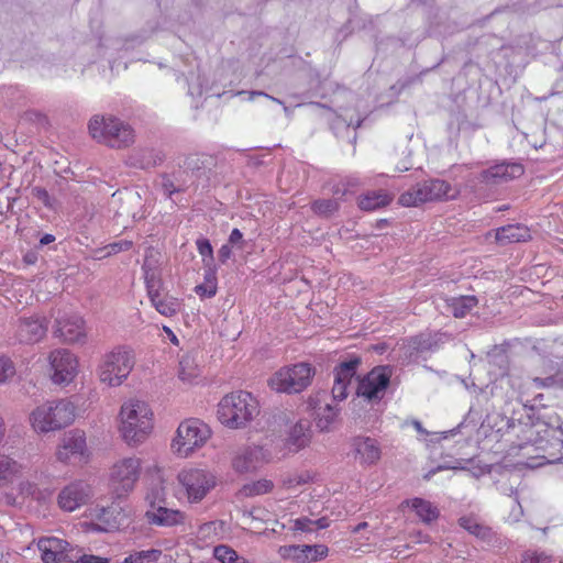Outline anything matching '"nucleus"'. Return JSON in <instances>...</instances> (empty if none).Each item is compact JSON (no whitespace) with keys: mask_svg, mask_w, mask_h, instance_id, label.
Here are the masks:
<instances>
[{"mask_svg":"<svg viewBox=\"0 0 563 563\" xmlns=\"http://www.w3.org/2000/svg\"><path fill=\"white\" fill-rule=\"evenodd\" d=\"M145 518L150 525L159 527H174L185 522V514L180 510L169 509L165 506L147 509Z\"/></svg>","mask_w":563,"mask_h":563,"instance_id":"a878e982","label":"nucleus"},{"mask_svg":"<svg viewBox=\"0 0 563 563\" xmlns=\"http://www.w3.org/2000/svg\"><path fill=\"white\" fill-rule=\"evenodd\" d=\"M22 466L14 459L0 453V486L12 483L21 475Z\"/></svg>","mask_w":563,"mask_h":563,"instance_id":"72a5a7b5","label":"nucleus"},{"mask_svg":"<svg viewBox=\"0 0 563 563\" xmlns=\"http://www.w3.org/2000/svg\"><path fill=\"white\" fill-rule=\"evenodd\" d=\"M311 440V424L308 420H299L290 426L284 440L285 448L290 453H297L309 445Z\"/></svg>","mask_w":563,"mask_h":563,"instance_id":"393cba45","label":"nucleus"},{"mask_svg":"<svg viewBox=\"0 0 563 563\" xmlns=\"http://www.w3.org/2000/svg\"><path fill=\"white\" fill-rule=\"evenodd\" d=\"M402 505L410 506L417 514V516L424 522L430 523L439 518V509L432 505L429 500L423 498H412L402 501Z\"/></svg>","mask_w":563,"mask_h":563,"instance_id":"2f4dec72","label":"nucleus"},{"mask_svg":"<svg viewBox=\"0 0 563 563\" xmlns=\"http://www.w3.org/2000/svg\"><path fill=\"white\" fill-rule=\"evenodd\" d=\"M36 260L37 255L35 252H27L23 257V261L29 265L35 264Z\"/></svg>","mask_w":563,"mask_h":563,"instance_id":"338daca9","label":"nucleus"},{"mask_svg":"<svg viewBox=\"0 0 563 563\" xmlns=\"http://www.w3.org/2000/svg\"><path fill=\"white\" fill-rule=\"evenodd\" d=\"M266 461V454L262 446L250 445L240 449L232 459V467L240 474L256 471Z\"/></svg>","mask_w":563,"mask_h":563,"instance_id":"5701e85b","label":"nucleus"},{"mask_svg":"<svg viewBox=\"0 0 563 563\" xmlns=\"http://www.w3.org/2000/svg\"><path fill=\"white\" fill-rule=\"evenodd\" d=\"M55 241V236L53 234H44L41 239H40V245L44 246V245H48L49 243L54 242Z\"/></svg>","mask_w":563,"mask_h":563,"instance_id":"774afa93","label":"nucleus"},{"mask_svg":"<svg viewBox=\"0 0 563 563\" xmlns=\"http://www.w3.org/2000/svg\"><path fill=\"white\" fill-rule=\"evenodd\" d=\"M213 556L220 563H250L245 558L240 556L234 549L227 544L214 547Z\"/></svg>","mask_w":563,"mask_h":563,"instance_id":"a19ab883","label":"nucleus"},{"mask_svg":"<svg viewBox=\"0 0 563 563\" xmlns=\"http://www.w3.org/2000/svg\"><path fill=\"white\" fill-rule=\"evenodd\" d=\"M121 432L130 445L145 440L152 430V412L146 402L131 400L121 407Z\"/></svg>","mask_w":563,"mask_h":563,"instance_id":"39448f33","label":"nucleus"},{"mask_svg":"<svg viewBox=\"0 0 563 563\" xmlns=\"http://www.w3.org/2000/svg\"><path fill=\"white\" fill-rule=\"evenodd\" d=\"M336 412L338 411L334 408L327 404L323 408V413H319L318 427L321 430L328 429L329 426L333 422Z\"/></svg>","mask_w":563,"mask_h":563,"instance_id":"3c124183","label":"nucleus"},{"mask_svg":"<svg viewBox=\"0 0 563 563\" xmlns=\"http://www.w3.org/2000/svg\"><path fill=\"white\" fill-rule=\"evenodd\" d=\"M43 563H75L78 548L56 537H43L37 541Z\"/></svg>","mask_w":563,"mask_h":563,"instance_id":"ddd939ff","label":"nucleus"},{"mask_svg":"<svg viewBox=\"0 0 563 563\" xmlns=\"http://www.w3.org/2000/svg\"><path fill=\"white\" fill-rule=\"evenodd\" d=\"M33 192H34L35 197L38 198L41 201H43V203L45 206L49 205V195L46 189L41 188V187H35L33 189Z\"/></svg>","mask_w":563,"mask_h":563,"instance_id":"e2e57ef3","label":"nucleus"},{"mask_svg":"<svg viewBox=\"0 0 563 563\" xmlns=\"http://www.w3.org/2000/svg\"><path fill=\"white\" fill-rule=\"evenodd\" d=\"M90 487L82 481H76L65 486L57 497L58 506L65 511H74L88 503Z\"/></svg>","mask_w":563,"mask_h":563,"instance_id":"aec40b11","label":"nucleus"},{"mask_svg":"<svg viewBox=\"0 0 563 563\" xmlns=\"http://www.w3.org/2000/svg\"><path fill=\"white\" fill-rule=\"evenodd\" d=\"M141 474V460L125 457L115 463L111 471V483L119 497L130 493Z\"/></svg>","mask_w":563,"mask_h":563,"instance_id":"f8f14e48","label":"nucleus"},{"mask_svg":"<svg viewBox=\"0 0 563 563\" xmlns=\"http://www.w3.org/2000/svg\"><path fill=\"white\" fill-rule=\"evenodd\" d=\"M423 188L429 201L440 200L443 198H454L455 195H450L451 185L443 179H429L423 180Z\"/></svg>","mask_w":563,"mask_h":563,"instance_id":"f704fd0d","label":"nucleus"},{"mask_svg":"<svg viewBox=\"0 0 563 563\" xmlns=\"http://www.w3.org/2000/svg\"><path fill=\"white\" fill-rule=\"evenodd\" d=\"M54 384H69L77 375L78 360L67 349H56L48 356Z\"/></svg>","mask_w":563,"mask_h":563,"instance_id":"2eb2a0df","label":"nucleus"},{"mask_svg":"<svg viewBox=\"0 0 563 563\" xmlns=\"http://www.w3.org/2000/svg\"><path fill=\"white\" fill-rule=\"evenodd\" d=\"M195 291L200 297L211 298L217 294V286L208 285V283L205 282L203 284L197 285Z\"/></svg>","mask_w":563,"mask_h":563,"instance_id":"864d4df0","label":"nucleus"},{"mask_svg":"<svg viewBox=\"0 0 563 563\" xmlns=\"http://www.w3.org/2000/svg\"><path fill=\"white\" fill-rule=\"evenodd\" d=\"M525 173V167L517 163L501 162L481 172L476 179L477 190L482 189V186H497L507 183L511 179L520 177Z\"/></svg>","mask_w":563,"mask_h":563,"instance_id":"f3484780","label":"nucleus"},{"mask_svg":"<svg viewBox=\"0 0 563 563\" xmlns=\"http://www.w3.org/2000/svg\"><path fill=\"white\" fill-rule=\"evenodd\" d=\"M273 487L274 484L272 481L260 479L253 483L244 484L239 490V496L244 498L260 496L269 493L273 489Z\"/></svg>","mask_w":563,"mask_h":563,"instance_id":"58836bf2","label":"nucleus"},{"mask_svg":"<svg viewBox=\"0 0 563 563\" xmlns=\"http://www.w3.org/2000/svg\"><path fill=\"white\" fill-rule=\"evenodd\" d=\"M75 563H110V561L106 558L92 554H84L78 548V554H76Z\"/></svg>","mask_w":563,"mask_h":563,"instance_id":"603ef678","label":"nucleus"},{"mask_svg":"<svg viewBox=\"0 0 563 563\" xmlns=\"http://www.w3.org/2000/svg\"><path fill=\"white\" fill-rule=\"evenodd\" d=\"M426 189L423 188V184L418 183L413 187H411L409 190L402 192L398 198V203L404 207H416L421 203H424L428 200L426 195Z\"/></svg>","mask_w":563,"mask_h":563,"instance_id":"c9c22d12","label":"nucleus"},{"mask_svg":"<svg viewBox=\"0 0 563 563\" xmlns=\"http://www.w3.org/2000/svg\"><path fill=\"white\" fill-rule=\"evenodd\" d=\"M217 413L222 424L240 429L246 427L258 415V405L247 391L232 393L221 399Z\"/></svg>","mask_w":563,"mask_h":563,"instance_id":"f03ea898","label":"nucleus"},{"mask_svg":"<svg viewBox=\"0 0 563 563\" xmlns=\"http://www.w3.org/2000/svg\"><path fill=\"white\" fill-rule=\"evenodd\" d=\"M312 525H314V531L325 529L330 526V520L327 517H322L317 520H312Z\"/></svg>","mask_w":563,"mask_h":563,"instance_id":"0e129e2a","label":"nucleus"},{"mask_svg":"<svg viewBox=\"0 0 563 563\" xmlns=\"http://www.w3.org/2000/svg\"><path fill=\"white\" fill-rule=\"evenodd\" d=\"M133 243L129 240H120L118 242L106 245L100 252H104L103 257L118 254L120 252L129 251Z\"/></svg>","mask_w":563,"mask_h":563,"instance_id":"09e8293b","label":"nucleus"},{"mask_svg":"<svg viewBox=\"0 0 563 563\" xmlns=\"http://www.w3.org/2000/svg\"><path fill=\"white\" fill-rule=\"evenodd\" d=\"M278 553L294 563H314L325 559L329 549L324 544H291L280 547Z\"/></svg>","mask_w":563,"mask_h":563,"instance_id":"6ab92c4d","label":"nucleus"},{"mask_svg":"<svg viewBox=\"0 0 563 563\" xmlns=\"http://www.w3.org/2000/svg\"><path fill=\"white\" fill-rule=\"evenodd\" d=\"M145 500L150 506V509L155 507L165 506L166 503V488L164 486V482L158 479L156 482H152L150 485L147 493L145 495Z\"/></svg>","mask_w":563,"mask_h":563,"instance_id":"4c0bfd02","label":"nucleus"},{"mask_svg":"<svg viewBox=\"0 0 563 563\" xmlns=\"http://www.w3.org/2000/svg\"><path fill=\"white\" fill-rule=\"evenodd\" d=\"M143 269H144V274H145V284H146L147 294H148L150 300L152 302L153 298L156 299L157 297L161 296V292H159L161 283L156 278L155 271L153 268H151L150 261H148L147 256L144 261Z\"/></svg>","mask_w":563,"mask_h":563,"instance_id":"79ce46f5","label":"nucleus"},{"mask_svg":"<svg viewBox=\"0 0 563 563\" xmlns=\"http://www.w3.org/2000/svg\"><path fill=\"white\" fill-rule=\"evenodd\" d=\"M162 188L164 194H166L168 197H170L173 194L180 191L179 188H177L174 183L170 180L168 175L162 176Z\"/></svg>","mask_w":563,"mask_h":563,"instance_id":"4d7b16f0","label":"nucleus"},{"mask_svg":"<svg viewBox=\"0 0 563 563\" xmlns=\"http://www.w3.org/2000/svg\"><path fill=\"white\" fill-rule=\"evenodd\" d=\"M162 556V550L150 549L131 553L123 563H155Z\"/></svg>","mask_w":563,"mask_h":563,"instance_id":"c03bdc74","label":"nucleus"},{"mask_svg":"<svg viewBox=\"0 0 563 563\" xmlns=\"http://www.w3.org/2000/svg\"><path fill=\"white\" fill-rule=\"evenodd\" d=\"M244 243L245 241L243 240V233L236 228L233 229L230 233L228 244L243 249Z\"/></svg>","mask_w":563,"mask_h":563,"instance_id":"6e6d98bb","label":"nucleus"},{"mask_svg":"<svg viewBox=\"0 0 563 563\" xmlns=\"http://www.w3.org/2000/svg\"><path fill=\"white\" fill-rule=\"evenodd\" d=\"M197 376H198V367L195 363V360L189 355L183 356L179 362L178 377L183 382L190 383Z\"/></svg>","mask_w":563,"mask_h":563,"instance_id":"37998d69","label":"nucleus"},{"mask_svg":"<svg viewBox=\"0 0 563 563\" xmlns=\"http://www.w3.org/2000/svg\"><path fill=\"white\" fill-rule=\"evenodd\" d=\"M459 522L462 528H464L470 533H472L476 537L485 538V536L487 534V529L484 528L483 526H481L479 523H477L472 518L462 517V518H460Z\"/></svg>","mask_w":563,"mask_h":563,"instance_id":"de8ad7c7","label":"nucleus"},{"mask_svg":"<svg viewBox=\"0 0 563 563\" xmlns=\"http://www.w3.org/2000/svg\"><path fill=\"white\" fill-rule=\"evenodd\" d=\"M394 196L385 190L368 191L358 198V207L364 211H374L388 206Z\"/></svg>","mask_w":563,"mask_h":563,"instance_id":"c756f323","label":"nucleus"},{"mask_svg":"<svg viewBox=\"0 0 563 563\" xmlns=\"http://www.w3.org/2000/svg\"><path fill=\"white\" fill-rule=\"evenodd\" d=\"M13 327L15 339L24 344H34L41 341L47 332L45 319L38 316L19 317Z\"/></svg>","mask_w":563,"mask_h":563,"instance_id":"a211bd4d","label":"nucleus"},{"mask_svg":"<svg viewBox=\"0 0 563 563\" xmlns=\"http://www.w3.org/2000/svg\"><path fill=\"white\" fill-rule=\"evenodd\" d=\"M54 334L66 343L84 342V320L77 314H63L55 320Z\"/></svg>","mask_w":563,"mask_h":563,"instance_id":"412c9836","label":"nucleus"},{"mask_svg":"<svg viewBox=\"0 0 563 563\" xmlns=\"http://www.w3.org/2000/svg\"><path fill=\"white\" fill-rule=\"evenodd\" d=\"M86 449V439L84 434L75 432L65 437L63 444L58 448L56 455L60 462H69L73 456L84 454Z\"/></svg>","mask_w":563,"mask_h":563,"instance_id":"bb28decb","label":"nucleus"},{"mask_svg":"<svg viewBox=\"0 0 563 563\" xmlns=\"http://www.w3.org/2000/svg\"><path fill=\"white\" fill-rule=\"evenodd\" d=\"M316 374L309 363H297L276 372L268 380L269 386L279 393L298 394L306 389Z\"/></svg>","mask_w":563,"mask_h":563,"instance_id":"423d86ee","label":"nucleus"},{"mask_svg":"<svg viewBox=\"0 0 563 563\" xmlns=\"http://www.w3.org/2000/svg\"><path fill=\"white\" fill-rule=\"evenodd\" d=\"M391 371L387 366L374 367L357 383L358 397L371 402H377L383 397L390 383Z\"/></svg>","mask_w":563,"mask_h":563,"instance_id":"9b49d317","label":"nucleus"},{"mask_svg":"<svg viewBox=\"0 0 563 563\" xmlns=\"http://www.w3.org/2000/svg\"><path fill=\"white\" fill-rule=\"evenodd\" d=\"M14 374L15 367L13 362L9 357L0 355V384L7 382Z\"/></svg>","mask_w":563,"mask_h":563,"instance_id":"8fccbe9b","label":"nucleus"},{"mask_svg":"<svg viewBox=\"0 0 563 563\" xmlns=\"http://www.w3.org/2000/svg\"><path fill=\"white\" fill-rule=\"evenodd\" d=\"M525 173V167L517 163L501 162L481 172L476 179L477 190L482 189V186H497L507 183L511 179L520 177Z\"/></svg>","mask_w":563,"mask_h":563,"instance_id":"dca6fc26","label":"nucleus"},{"mask_svg":"<svg viewBox=\"0 0 563 563\" xmlns=\"http://www.w3.org/2000/svg\"><path fill=\"white\" fill-rule=\"evenodd\" d=\"M295 530L312 532L314 531V525H312V519L307 517L298 518L295 520Z\"/></svg>","mask_w":563,"mask_h":563,"instance_id":"5fc2aeb1","label":"nucleus"},{"mask_svg":"<svg viewBox=\"0 0 563 563\" xmlns=\"http://www.w3.org/2000/svg\"><path fill=\"white\" fill-rule=\"evenodd\" d=\"M339 209V202L335 199H318L311 203V210L324 218L331 217Z\"/></svg>","mask_w":563,"mask_h":563,"instance_id":"a18cd8bd","label":"nucleus"},{"mask_svg":"<svg viewBox=\"0 0 563 563\" xmlns=\"http://www.w3.org/2000/svg\"><path fill=\"white\" fill-rule=\"evenodd\" d=\"M43 563H75L78 548L56 537H43L37 541Z\"/></svg>","mask_w":563,"mask_h":563,"instance_id":"4468645a","label":"nucleus"},{"mask_svg":"<svg viewBox=\"0 0 563 563\" xmlns=\"http://www.w3.org/2000/svg\"><path fill=\"white\" fill-rule=\"evenodd\" d=\"M307 483V478H305L303 476L299 475V476H295L292 478H289L286 484L288 486H296V485H302V484H306Z\"/></svg>","mask_w":563,"mask_h":563,"instance_id":"69168bd1","label":"nucleus"},{"mask_svg":"<svg viewBox=\"0 0 563 563\" xmlns=\"http://www.w3.org/2000/svg\"><path fill=\"white\" fill-rule=\"evenodd\" d=\"M356 455L360 456L362 463L375 464L380 459V449L377 442L368 437H356L352 443Z\"/></svg>","mask_w":563,"mask_h":563,"instance_id":"cd10ccee","label":"nucleus"},{"mask_svg":"<svg viewBox=\"0 0 563 563\" xmlns=\"http://www.w3.org/2000/svg\"><path fill=\"white\" fill-rule=\"evenodd\" d=\"M178 481L185 488L190 503L201 501L216 486L213 474L200 468L183 470L178 474Z\"/></svg>","mask_w":563,"mask_h":563,"instance_id":"1a4fd4ad","label":"nucleus"},{"mask_svg":"<svg viewBox=\"0 0 563 563\" xmlns=\"http://www.w3.org/2000/svg\"><path fill=\"white\" fill-rule=\"evenodd\" d=\"M526 446V442H520L518 444H512L507 451L506 456L503 461V467L505 470H508L510 472V487H509V497L512 498V503L516 507L512 508L509 517L514 521H518L523 516V508L519 501V494L520 492H523L526 489V485L520 487V483L514 487V484L517 482V479L520 477L519 473H522V476L525 475V471L528 467V464L525 462H517L512 463L511 457L516 456L518 454V451L523 449Z\"/></svg>","mask_w":563,"mask_h":563,"instance_id":"9d476101","label":"nucleus"},{"mask_svg":"<svg viewBox=\"0 0 563 563\" xmlns=\"http://www.w3.org/2000/svg\"><path fill=\"white\" fill-rule=\"evenodd\" d=\"M133 366L132 351L118 347L104 355L99 368L100 380L109 386H119L128 377Z\"/></svg>","mask_w":563,"mask_h":563,"instance_id":"6e6552de","label":"nucleus"},{"mask_svg":"<svg viewBox=\"0 0 563 563\" xmlns=\"http://www.w3.org/2000/svg\"><path fill=\"white\" fill-rule=\"evenodd\" d=\"M76 407L67 399L47 401L30 415V422L36 432L46 433L69 426L75 419Z\"/></svg>","mask_w":563,"mask_h":563,"instance_id":"7ed1b4c3","label":"nucleus"},{"mask_svg":"<svg viewBox=\"0 0 563 563\" xmlns=\"http://www.w3.org/2000/svg\"><path fill=\"white\" fill-rule=\"evenodd\" d=\"M476 305H477V299L474 296H462L459 298H452L449 307L455 318H463Z\"/></svg>","mask_w":563,"mask_h":563,"instance_id":"ea45409f","label":"nucleus"},{"mask_svg":"<svg viewBox=\"0 0 563 563\" xmlns=\"http://www.w3.org/2000/svg\"><path fill=\"white\" fill-rule=\"evenodd\" d=\"M444 334L441 333H420L408 339L404 346L405 354L409 358L417 357L420 354L432 352L439 349Z\"/></svg>","mask_w":563,"mask_h":563,"instance_id":"b1692460","label":"nucleus"},{"mask_svg":"<svg viewBox=\"0 0 563 563\" xmlns=\"http://www.w3.org/2000/svg\"><path fill=\"white\" fill-rule=\"evenodd\" d=\"M197 250L199 254L202 256V262L205 265H211L214 262L213 258V249L208 239H198L196 241Z\"/></svg>","mask_w":563,"mask_h":563,"instance_id":"49530a36","label":"nucleus"},{"mask_svg":"<svg viewBox=\"0 0 563 563\" xmlns=\"http://www.w3.org/2000/svg\"><path fill=\"white\" fill-rule=\"evenodd\" d=\"M552 556L545 552L534 551L530 553V563H551Z\"/></svg>","mask_w":563,"mask_h":563,"instance_id":"13d9d810","label":"nucleus"},{"mask_svg":"<svg viewBox=\"0 0 563 563\" xmlns=\"http://www.w3.org/2000/svg\"><path fill=\"white\" fill-rule=\"evenodd\" d=\"M164 158L165 156L161 151L141 148L129 157V164L131 167L147 170L161 165Z\"/></svg>","mask_w":563,"mask_h":563,"instance_id":"c85d7f7f","label":"nucleus"},{"mask_svg":"<svg viewBox=\"0 0 563 563\" xmlns=\"http://www.w3.org/2000/svg\"><path fill=\"white\" fill-rule=\"evenodd\" d=\"M152 305L155 307L157 312L165 317H173L180 310V301L167 294L161 295L156 299L153 298Z\"/></svg>","mask_w":563,"mask_h":563,"instance_id":"e433bc0d","label":"nucleus"},{"mask_svg":"<svg viewBox=\"0 0 563 563\" xmlns=\"http://www.w3.org/2000/svg\"><path fill=\"white\" fill-rule=\"evenodd\" d=\"M528 236V227L520 225V224H509L503 228H499L496 231V241L499 244H507V243H517L525 241Z\"/></svg>","mask_w":563,"mask_h":563,"instance_id":"473e14b6","label":"nucleus"},{"mask_svg":"<svg viewBox=\"0 0 563 563\" xmlns=\"http://www.w3.org/2000/svg\"><path fill=\"white\" fill-rule=\"evenodd\" d=\"M88 129L95 140L112 148L129 147L135 141V133L132 126L111 115L92 117Z\"/></svg>","mask_w":563,"mask_h":563,"instance_id":"20e7f679","label":"nucleus"},{"mask_svg":"<svg viewBox=\"0 0 563 563\" xmlns=\"http://www.w3.org/2000/svg\"><path fill=\"white\" fill-rule=\"evenodd\" d=\"M210 437L208 424L199 419H187L179 424L172 446L178 455L186 457L201 448Z\"/></svg>","mask_w":563,"mask_h":563,"instance_id":"0eeeda50","label":"nucleus"},{"mask_svg":"<svg viewBox=\"0 0 563 563\" xmlns=\"http://www.w3.org/2000/svg\"><path fill=\"white\" fill-rule=\"evenodd\" d=\"M533 416L530 413V468L560 461L563 449L558 430L539 418L533 420Z\"/></svg>","mask_w":563,"mask_h":563,"instance_id":"f257e3e1","label":"nucleus"},{"mask_svg":"<svg viewBox=\"0 0 563 563\" xmlns=\"http://www.w3.org/2000/svg\"><path fill=\"white\" fill-rule=\"evenodd\" d=\"M360 357H353L349 361L340 363L334 368V383L332 387V396L335 400H343L347 397V387L353 377L356 375Z\"/></svg>","mask_w":563,"mask_h":563,"instance_id":"4be33fe9","label":"nucleus"},{"mask_svg":"<svg viewBox=\"0 0 563 563\" xmlns=\"http://www.w3.org/2000/svg\"><path fill=\"white\" fill-rule=\"evenodd\" d=\"M232 255V246L229 245V244H223L219 252H218V257H219V261L224 264Z\"/></svg>","mask_w":563,"mask_h":563,"instance_id":"680f3d73","label":"nucleus"},{"mask_svg":"<svg viewBox=\"0 0 563 563\" xmlns=\"http://www.w3.org/2000/svg\"><path fill=\"white\" fill-rule=\"evenodd\" d=\"M205 266L207 267L206 273H205V282L208 283V285L217 286V276H216L217 268H216L214 263H212L211 265H205Z\"/></svg>","mask_w":563,"mask_h":563,"instance_id":"052dcab7","label":"nucleus"},{"mask_svg":"<svg viewBox=\"0 0 563 563\" xmlns=\"http://www.w3.org/2000/svg\"><path fill=\"white\" fill-rule=\"evenodd\" d=\"M249 93V100H253L255 97L257 96H263L265 98H268L271 99L272 101L278 103V104H282L284 106V110L285 112H289V109L284 104V101H282L280 99L278 98H275L273 96H269L268 93L264 92V91H257V90H253V91H250L247 92Z\"/></svg>","mask_w":563,"mask_h":563,"instance_id":"bf43d9fd","label":"nucleus"},{"mask_svg":"<svg viewBox=\"0 0 563 563\" xmlns=\"http://www.w3.org/2000/svg\"><path fill=\"white\" fill-rule=\"evenodd\" d=\"M509 344L495 345L487 353V362L490 367H494L496 371L494 372L497 376H504L507 374L509 368V354H508Z\"/></svg>","mask_w":563,"mask_h":563,"instance_id":"7c9ffc66","label":"nucleus"}]
</instances>
